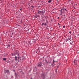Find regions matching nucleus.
<instances>
[{
    "instance_id": "obj_1",
    "label": "nucleus",
    "mask_w": 79,
    "mask_h": 79,
    "mask_svg": "<svg viewBox=\"0 0 79 79\" xmlns=\"http://www.w3.org/2000/svg\"><path fill=\"white\" fill-rule=\"evenodd\" d=\"M37 13V14H40V15H44V11L40 10H39Z\"/></svg>"
},
{
    "instance_id": "obj_2",
    "label": "nucleus",
    "mask_w": 79,
    "mask_h": 79,
    "mask_svg": "<svg viewBox=\"0 0 79 79\" xmlns=\"http://www.w3.org/2000/svg\"><path fill=\"white\" fill-rule=\"evenodd\" d=\"M64 10H65V11H67V10H66L65 9V8H64V7H63L62 9H61V12L63 13L64 12Z\"/></svg>"
},
{
    "instance_id": "obj_3",
    "label": "nucleus",
    "mask_w": 79,
    "mask_h": 79,
    "mask_svg": "<svg viewBox=\"0 0 79 79\" xmlns=\"http://www.w3.org/2000/svg\"><path fill=\"white\" fill-rule=\"evenodd\" d=\"M42 64L41 62H39L38 63V66L39 67H40V66H42Z\"/></svg>"
},
{
    "instance_id": "obj_4",
    "label": "nucleus",
    "mask_w": 79,
    "mask_h": 79,
    "mask_svg": "<svg viewBox=\"0 0 79 79\" xmlns=\"http://www.w3.org/2000/svg\"><path fill=\"white\" fill-rule=\"evenodd\" d=\"M73 63H74V64L75 65H77V60H74L73 61Z\"/></svg>"
},
{
    "instance_id": "obj_5",
    "label": "nucleus",
    "mask_w": 79,
    "mask_h": 79,
    "mask_svg": "<svg viewBox=\"0 0 79 79\" xmlns=\"http://www.w3.org/2000/svg\"><path fill=\"white\" fill-rule=\"evenodd\" d=\"M5 73H9V70H5L4 71Z\"/></svg>"
},
{
    "instance_id": "obj_6",
    "label": "nucleus",
    "mask_w": 79,
    "mask_h": 79,
    "mask_svg": "<svg viewBox=\"0 0 79 79\" xmlns=\"http://www.w3.org/2000/svg\"><path fill=\"white\" fill-rule=\"evenodd\" d=\"M53 61L52 64H55V62H56V61H55L54 59H53Z\"/></svg>"
},
{
    "instance_id": "obj_7",
    "label": "nucleus",
    "mask_w": 79,
    "mask_h": 79,
    "mask_svg": "<svg viewBox=\"0 0 79 79\" xmlns=\"http://www.w3.org/2000/svg\"><path fill=\"white\" fill-rule=\"evenodd\" d=\"M15 53H16L17 55L18 54V55H19V53H18V51L17 50L15 51Z\"/></svg>"
},
{
    "instance_id": "obj_8",
    "label": "nucleus",
    "mask_w": 79,
    "mask_h": 79,
    "mask_svg": "<svg viewBox=\"0 0 79 79\" xmlns=\"http://www.w3.org/2000/svg\"><path fill=\"white\" fill-rule=\"evenodd\" d=\"M52 2V0H49L48 1V3H51V2Z\"/></svg>"
},
{
    "instance_id": "obj_9",
    "label": "nucleus",
    "mask_w": 79,
    "mask_h": 79,
    "mask_svg": "<svg viewBox=\"0 0 79 79\" xmlns=\"http://www.w3.org/2000/svg\"><path fill=\"white\" fill-rule=\"evenodd\" d=\"M34 18H37V15H35L34 16Z\"/></svg>"
},
{
    "instance_id": "obj_10",
    "label": "nucleus",
    "mask_w": 79,
    "mask_h": 79,
    "mask_svg": "<svg viewBox=\"0 0 79 79\" xmlns=\"http://www.w3.org/2000/svg\"><path fill=\"white\" fill-rule=\"evenodd\" d=\"M3 60H4V61H6V58H4L3 59Z\"/></svg>"
},
{
    "instance_id": "obj_11",
    "label": "nucleus",
    "mask_w": 79,
    "mask_h": 79,
    "mask_svg": "<svg viewBox=\"0 0 79 79\" xmlns=\"http://www.w3.org/2000/svg\"><path fill=\"white\" fill-rule=\"evenodd\" d=\"M37 17H38V18H39V17H40V15H39L37 16Z\"/></svg>"
},
{
    "instance_id": "obj_12",
    "label": "nucleus",
    "mask_w": 79,
    "mask_h": 79,
    "mask_svg": "<svg viewBox=\"0 0 79 79\" xmlns=\"http://www.w3.org/2000/svg\"><path fill=\"white\" fill-rule=\"evenodd\" d=\"M44 24L45 26L47 25V23H44Z\"/></svg>"
},
{
    "instance_id": "obj_13",
    "label": "nucleus",
    "mask_w": 79,
    "mask_h": 79,
    "mask_svg": "<svg viewBox=\"0 0 79 79\" xmlns=\"http://www.w3.org/2000/svg\"><path fill=\"white\" fill-rule=\"evenodd\" d=\"M15 59H17V56H15Z\"/></svg>"
},
{
    "instance_id": "obj_14",
    "label": "nucleus",
    "mask_w": 79,
    "mask_h": 79,
    "mask_svg": "<svg viewBox=\"0 0 79 79\" xmlns=\"http://www.w3.org/2000/svg\"><path fill=\"white\" fill-rule=\"evenodd\" d=\"M42 26H44V23H42Z\"/></svg>"
},
{
    "instance_id": "obj_15",
    "label": "nucleus",
    "mask_w": 79,
    "mask_h": 79,
    "mask_svg": "<svg viewBox=\"0 0 79 79\" xmlns=\"http://www.w3.org/2000/svg\"><path fill=\"white\" fill-rule=\"evenodd\" d=\"M11 78H13V76H11Z\"/></svg>"
},
{
    "instance_id": "obj_16",
    "label": "nucleus",
    "mask_w": 79,
    "mask_h": 79,
    "mask_svg": "<svg viewBox=\"0 0 79 79\" xmlns=\"http://www.w3.org/2000/svg\"><path fill=\"white\" fill-rule=\"evenodd\" d=\"M31 7H32V8H34V6H31Z\"/></svg>"
},
{
    "instance_id": "obj_17",
    "label": "nucleus",
    "mask_w": 79,
    "mask_h": 79,
    "mask_svg": "<svg viewBox=\"0 0 79 79\" xmlns=\"http://www.w3.org/2000/svg\"><path fill=\"white\" fill-rule=\"evenodd\" d=\"M63 28H65V26H63Z\"/></svg>"
},
{
    "instance_id": "obj_18",
    "label": "nucleus",
    "mask_w": 79,
    "mask_h": 79,
    "mask_svg": "<svg viewBox=\"0 0 79 79\" xmlns=\"http://www.w3.org/2000/svg\"><path fill=\"white\" fill-rule=\"evenodd\" d=\"M18 62H19V59H18Z\"/></svg>"
},
{
    "instance_id": "obj_19",
    "label": "nucleus",
    "mask_w": 79,
    "mask_h": 79,
    "mask_svg": "<svg viewBox=\"0 0 79 79\" xmlns=\"http://www.w3.org/2000/svg\"><path fill=\"white\" fill-rule=\"evenodd\" d=\"M11 55H12V56H13V53H11Z\"/></svg>"
},
{
    "instance_id": "obj_20",
    "label": "nucleus",
    "mask_w": 79,
    "mask_h": 79,
    "mask_svg": "<svg viewBox=\"0 0 79 79\" xmlns=\"http://www.w3.org/2000/svg\"><path fill=\"white\" fill-rule=\"evenodd\" d=\"M48 63H51V64L52 63L51 62H49Z\"/></svg>"
},
{
    "instance_id": "obj_21",
    "label": "nucleus",
    "mask_w": 79,
    "mask_h": 79,
    "mask_svg": "<svg viewBox=\"0 0 79 79\" xmlns=\"http://www.w3.org/2000/svg\"><path fill=\"white\" fill-rule=\"evenodd\" d=\"M8 46L10 47V45H8Z\"/></svg>"
},
{
    "instance_id": "obj_22",
    "label": "nucleus",
    "mask_w": 79,
    "mask_h": 79,
    "mask_svg": "<svg viewBox=\"0 0 79 79\" xmlns=\"http://www.w3.org/2000/svg\"><path fill=\"white\" fill-rule=\"evenodd\" d=\"M15 60L17 61V59H15Z\"/></svg>"
},
{
    "instance_id": "obj_23",
    "label": "nucleus",
    "mask_w": 79,
    "mask_h": 79,
    "mask_svg": "<svg viewBox=\"0 0 79 79\" xmlns=\"http://www.w3.org/2000/svg\"><path fill=\"white\" fill-rule=\"evenodd\" d=\"M13 55H14V56H15V55H16V54H14Z\"/></svg>"
},
{
    "instance_id": "obj_24",
    "label": "nucleus",
    "mask_w": 79,
    "mask_h": 79,
    "mask_svg": "<svg viewBox=\"0 0 79 79\" xmlns=\"http://www.w3.org/2000/svg\"><path fill=\"white\" fill-rule=\"evenodd\" d=\"M19 58H20L19 57H18V60H19Z\"/></svg>"
},
{
    "instance_id": "obj_25",
    "label": "nucleus",
    "mask_w": 79,
    "mask_h": 79,
    "mask_svg": "<svg viewBox=\"0 0 79 79\" xmlns=\"http://www.w3.org/2000/svg\"><path fill=\"white\" fill-rule=\"evenodd\" d=\"M69 33H70V34H71V32L70 31L69 32Z\"/></svg>"
},
{
    "instance_id": "obj_26",
    "label": "nucleus",
    "mask_w": 79,
    "mask_h": 79,
    "mask_svg": "<svg viewBox=\"0 0 79 79\" xmlns=\"http://www.w3.org/2000/svg\"><path fill=\"white\" fill-rule=\"evenodd\" d=\"M58 25H60V23H58Z\"/></svg>"
},
{
    "instance_id": "obj_27",
    "label": "nucleus",
    "mask_w": 79,
    "mask_h": 79,
    "mask_svg": "<svg viewBox=\"0 0 79 79\" xmlns=\"http://www.w3.org/2000/svg\"><path fill=\"white\" fill-rule=\"evenodd\" d=\"M58 19H59V18H60L59 17H58Z\"/></svg>"
},
{
    "instance_id": "obj_28",
    "label": "nucleus",
    "mask_w": 79,
    "mask_h": 79,
    "mask_svg": "<svg viewBox=\"0 0 79 79\" xmlns=\"http://www.w3.org/2000/svg\"><path fill=\"white\" fill-rule=\"evenodd\" d=\"M61 27V26H59V27Z\"/></svg>"
},
{
    "instance_id": "obj_29",
    "label": "nucleus",
    "mask_w": 79,
    "mask_h": 79,
    "mask_svg": "<svg viewBox=\"0 0 79 79\" xmlns=\"http://www.w3.org/2000/svg\"><path fill=\"white\" fill-rule=\"evenodd\" d=\"M36 53H37V52H36Z\"/></svg>"
},
{
    "instance_id": "obj_30",
    "label": "nucleus",
    "mask_w": 79,
    "mask_h": 79,
    "mask_svg": "<svg viewBox=\"0 0 79 79\" xmlns=\"http://www.w3.org/2000/svg\"><path fill=\"white\" fill-rule=\"evenodd\" d=\"M50 29H52V27L50 28Z\"/></svg>"
},
{
    "instance_id": "obj_31",
    "label": "nucleus",
    "mask_w": 79,
    "mask_h": 79,
    "mask_svg": "<svg viewBox=\"0 0 79 79\" xmlns=\"http://www.w3.org/2000/svg\"><path fill=\"white\" fill-rule=\"evenodd\" d=\"M14 71H15V70H14Z\"/></svg>"
},
{
    "instance_id": "obj_32",
    "label": "nucleus",
    "mask_w": 79,
    "mask_h": 79,
    "mask_svg": "<svg viewBox=\"0 0 79 79\" xmlns=\"http://www.w3.org/2000/svg\"><path fill=\"white\" fill-rule=\"evenodd\" d=\"M21 10V9H20V10Z\"/></svg>"
},
{
    "instance_id": "obj_33",
    "label": "nucleus",
    "mask_w": 79,
    "mask_h": 79,
    "mask_svg": "<svg viewBox=\"0 0 79 79\" xmlns=\"http://www.w3.org/2000/svg\"><path fill=\"white\" fill-rule=\"evenodd\" d=\"M78 35L79 36V34H78Z\"/></svg>"
},
{
    "instance_id": "obj_34",
    "label": "nucleus",
    "mask_w": 79,
    "mask_h": 79,
    "mask_svg": "<svg viewBox=\"0 0 79 79\" xmlns=\"http://www.w3.org/2000/svg\"><path fill=\"white\" fill-rule=\"evenodd\" d=\"M15 74H16V73H15Z\"/></svg>"
},
{
    "instance_id": "obj_35",
    "label": "nucleus",
    "mask_w": 79,
    "mask_h": 79,
    "mask_svg": "<svg viewBox=\"0 0 79 79\" xmlns=\"http://www.w3.org/2000/svg\"><path fill=\"white\" fill-rule=\"evenodd\" d=\"M31 79H32V78H31Z\"/></svg>"
}]
</instances>
